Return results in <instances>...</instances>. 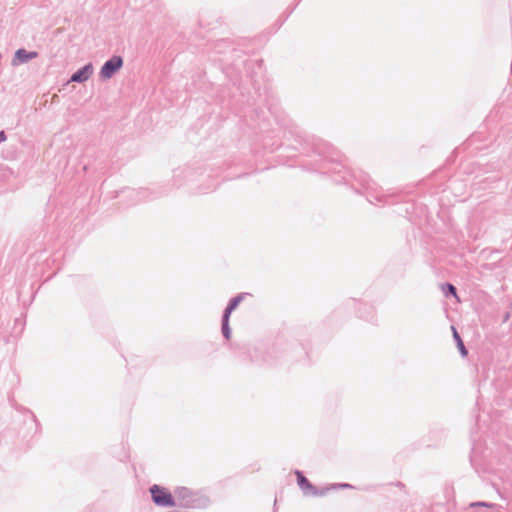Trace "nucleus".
<instances>
[{
    "instance_id": "1",
    "label": "nucleus",
    "mask_w": 512,
    "mask_h": 512,
    "mask_svg": "<svg viewBox=\"0 0 512 512\" xmlns=\"http://www.w3.org/2000/svg\"><path fill=\"white\" fill-rule=\"evenodd\" d=\"M150 492L152 500L156 505L161 507L176 505L173 495L166 488L160 487L159 485H153L150 487Z\"/></svg>"
},
{
    "instance_id": "2",
    "label": "nucleus",
    "mask_w": 512,
    "mask_h": 512,
    "mask_svg": "<svg viewBox=\"0 0 512 512\" xmlns=\"http://www.w3.org/2000/svg\"><path fill=\"white\" fill-rule=\"evenodd\" d=\"M123 66V59L120 56H113L107 60L100 69L99 77L106 81L111 79Z\"/></svg>"
},
{
    "instance_id": "3",
    "label": "nucleus",
    "mask_w": 512,
    "mask_h": 512,
    "mask_svg": "<svg viewBox=\"0 0 512 512\" xmlns=\"http://www.w3.org/2000/svg\"><path fill=\"white\" fill-rule=\"evenodd\" d=\"M296 476L298 485L306 496H324L330 490V488L317 489L300 471H296Z\"/></svg>"
},
{
    "instance_id": "4",
    "label": "nucleus",
    "mask_w": 512,
    "mask_h": 512,
    "mask_svg": "<svg viewBox=\"0 0 512 512\" xmlns=\"http://www.w3.org/2000/svg\"><path fill=\"white\" fill-rule=\"evenodd\" d=\"M38 57V52L36 51H27L24 48H20L15 51L14 56L11 60V65L13 67H17L19 65L28 63L29 61Z\"/></svg>"
},
{
    "instance_id": "5",
    "label": "nucleus",
    "mask_w": 512,
    "mask_h": 512,
    "mask_svg": "<svg viewBox=\"0 0 512 512\" xmlns=\"http://www.w3.org/2000/svg\"><path fill=\"white\" fill-rule=\"evenodd\" d=\"M174 501L176 502V505L180 506H191L192 505V493L188 488L185 487H178L174 491Z\"/></svg>"
},
{
    "instance_id": "6",
    "label": "nucleus",
    "mask_w": 512,
    "mask_h": 512,
    "mask_svg": "<svg viewBox=\"0 0 512 512\" xmlns=\"http://www.w3.org/2000/svg\"><path fill=\"white\" fill-rule=\"evenodd\" d=\"M94 67L92 63H88L85 66H83L81 69L76 71L72 76L70 81L71 82H78L83 83L86 82L93 74Z\"/></svg>"
},
{
    "instance_id": "7",
    "label": "nucleus",
    "mask_w": 512,
    "mask_h": 512,
    "mask_svg": "<svg viewBox=\"0 0 512 512\" xmlns=\"http://www.w3.org/2000/svg\"><path fill=\"white\" fill-rule=\"evenodd\" d=\"M246 295V293H241L238 296L232 298L224 311V315L230 317L232 311H234L237 308V306L240 304V302L244 299Z\"/></svg>"
},
{
    "instance_id": "8",
    "label": "nucleus",
    "mask_w": 512,
    "mask_h": 512,
    "mask_svg": "<svg viewBox=\"0 0 512 512\" xmlns=\"http://www.w3.org/2000/svg\"><path fill=\"white\" fill-rule=\"evenodd\" d=\"M452 331H453V337L454 339L456 340L457 342V347L461 353L462 356H466L467 355V350L463 344V341L461 340L457 330L455 329L454 326L451 327Z\"/></svg>"
},
{
    "instance_id": "9",
    "label": "nucleus",
    "mask_w": 512,
    "mask_h": 512,
    "mask_svg": "<svg viewBox=\"0 0 512 512\" xmlns=\"http://www.w3.org/2000/svg\"><path fill=\"white\" fill-rule=\"evenodd\" d=\"M222 333H223V336L226 339H229L230 336H231V330H230V327H229V317H227V315H223V319H222Z\"/></svg>"
},
{
    "instance_id": "10",
    "label": "nucleus",
    "mask_w": 512,
    "mask_h": 512,
    "mask_svg": "<svg viewBox=\"0 0 512 512\" xmlns=\"http://www.w3.org/2000/svg\"><path fill=\"white\" fill-rule=\"evenodd\" d=\"M443 292L446 295L449 293V294H452L453 296L457 297L456 288L452 284H446L445 286H443Z\"/></svg>"
},
{
    "instance_id": "11",
    "label": "nucleus",
    "mask_w": 512,
    "mask_h": 512,
    "mask_svg": "<svg viewBox=\"0 0 512 512\" xmlns=\"http://www.w3.org/2000/svg\"><path fill=\"white\" fill-rule=\"evenodd\" d=\"M472 507H492L493 504L487 502H474L471 504Z\"/></svg>"
},
{
    "instance_id": "12",
    "label": "nucleus",
    "mask_w": 512,
    "mask_h": 512,
    "mask_svg": "<svg viewBox=\"0 0 512 512\" xmlns=\"http://www.w3.org/2000/svg\"><path fill=\"white\" fill-rule=\"evenodd\" d=\"M352 486L350 484H346V483H343V484H338V485H332L331 487H329L330 489H334V488H351Z\"/></svg>"
},
{
    "instance_id": "13",
    "label": "nucleus",
    "mask_w": 512,
    "mask_h": 512,
    "mask_svg": "<svg viewBox=\"0 0 512 512\" xmlns=\"http://www.w3.org/2000/svg\"><path fill=\"white\" fill-rule=\"evenodd\" d=\"M7 140L6 133L4 131H0V143L5 142Z\"/></svg>"
}]
</instances>
